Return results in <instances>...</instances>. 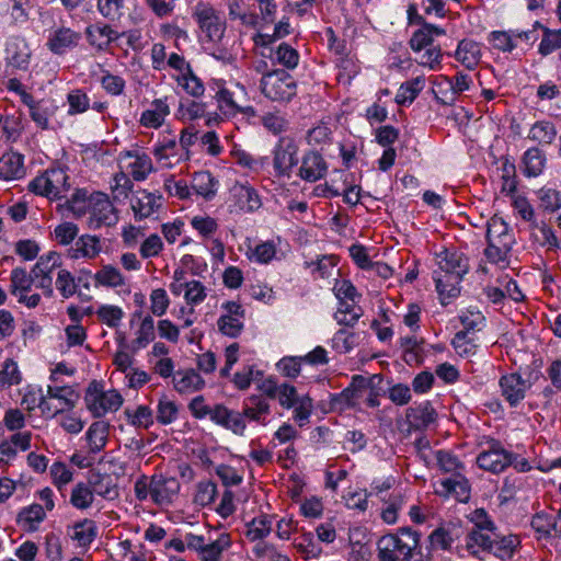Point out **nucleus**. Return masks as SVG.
<instances>
[{
	"label": "nucleus",
	"mask_w": 561,
	"mask_h": 561,
	"mask_svg": "<svg viewBox=\"0 0 561 561\" xmlns=\"http://www.w3.org/2000/svg\"><path fill=\"white\" fill-rule=\"evenodd\" d=\"M173 383L180 393H192L204 388L205 381L194 369L179 370L173 376Z\"/></svg>",
	"instance_id": "nucleus-32"
},
{
	"label": "nucleus",
	"mask_w": 561,
	"mask_h": 561,
	"mask_svg": "<svg viewBox=\"0 0 561 561\" xmlns=\"http://www.w3.org/2000/svg\"><path fill=\"white\" fill-rule=\"evenodd\" d=\"M299 145L290 136L280 137L272 150L273 169L278 178L291 176L293 170L299 162Z\"/></svg>",
	"instance_id": "nucleus-4"
},
{
	"label": "nucleus",
	"mask_w": 561,
	"mask_h": 561,
	"mask_svg": "<svg viewBox=\"0 0 561 561\" xmlns=\"http://www.w3.org/2000/svg\"><path fill=\"white\" fill-rule=\"evenodd\" d=\"M69 176L62 168H51L37 175L28 184V190L49 199L66 197L70 188Z\"/></svg>",
	"instance_id": "nucleus-2"
},
{
	"label": "nucleus",
	"mask_w": 561,
	"mask_h": 561,
	"mask_svg": "<svg viewBox=\"0 0 561 561\" xmlns=\"http://www.w3.org/2000/svg\"><path fill=\"white\" fill-rule=\"evenodd\" d=\"M113 34L114 31L111 26L105 24H94L87 28L88 39L92 45H98L99 47L107 45L113 39Z\"/></svg>",
	"instance_id": "nucleus-61"
},
{
	"label": "nucleus",
	"mask_w": 561,
	"mask_h": 561,
	"mask_svg": "<svg viewBox=\"0 0 561 561\" xmlns=\"http://www.w3.org/2000/svg\"><path fill=\"white\" fill-rule=\"evenodd\" d=\"M492 540H495V531L472 529L466 538V547L472 556L479 557L481 551H490Z\"/></svg>",
	"instance_id": "nucleus-36"
},
{
	"label": "nucleus",
	"mask_w": 561,
	"mask_h": 561,
	"mask_svg": "<svg viewBox=\"0 0 561 561\" xmlns=\"http://www.w3.org/2000/svg\"><path fill=\"white\" fill-rule=\"evenodd\" d=\"M260 89L272 101L287 102L296 95L297 85L288 72L277 69L263 75Z\"/></svg>",
	"instance_id": "nucleus-3"
},
{
	"label": "nucleus",
	"mask_w": 561,
	"mask_h": 561,
	"mask_svg": "<svg viewBox=\"0 0 561 561\" xmlns=\"http://www.w3.org/2000/svg\"><path fill=\"white\" fill-rule=\"evenodd\" d=\"M420 535L411 527H401L397 534L382 536L377 542L379 561H412Z\"/></svg>",
	"instance_id": "nucleus-1"
},
{
	"label": "nucleus",
	"mask_w": 561,
	"mask_h": 561,
	"mask_svg": "<svg viewBox=\"0 0 561 561\" xmlns=\"http://www.w3.org/2000/svg\"><path fill=\"white\" fill-rule=\"evenodd\" d=\"M22 380L18 364L12 358H7L0 370V389H7L19 385Z\"/></svg>",
	"instance_id": "nucleus-55"
},
{
	"label": "nucleus",
	"mask_w": 561,
	"mask_h": 561,
	"mask_svg": "<svg viewBox=\"0 0 561 561\" xmlns=\"http://www.w3.org/2000/svg\"><path fill=\"white\" fill-rule=\"evenodd\" d=\"M7 59L10 65L19 69H25L30 62V50L26 43L20 38H13L7 45Z\"/></svg>",
	"instance_id": "nucleus-37"
},
{
	"label": "nucleus",
	"mask_w": 561,
	"mask_h": 561,
	"mask_svg": "<svg viewBox=\"0 0 561 561\" xmlns=\"http://www.w3.org/2000/svg\"><path fill=\"white\" fill-rule=\"evenodd\" d=\"M181 484L175 477L153 474L152 503L160 507L171 505L180 492Z\"/></svg>",
	"instance_id": "nucleus-11"
},
{
	"label": "nucleus",
	"mask_w": 561,
	"mask_h": 561,
	"mask_svg": "<svg viewBox=\"0 0 561 561\" xmlns=\"http://www.w3.org/2000/svg\"><path fill=\"white\" fill-rule=\"evenodd\" d=\"M234 195L238 198L239 207L243 210L254 211L261 207L259 194L250 186L240 185L234 187Z\"/></svg>",
	"instance_id": "nucleus-51"
},
{
	"label": "nucleus",
	"mask_w": 561,
	"mask_h": 561,
	"mask_svg": "<svg viewBox=\"0 0 561 561\" xmlns=\"http://www.w3.org/2000/svg\"><path fill=\"white\" fill-rule=\"evenodd\" d=\"M88 485L91 491H93V495L98 494L108 500H113L118 495L117 489L110 474L91 471Z\"/></svg>",
	"instance_id": "nucleus-33"
},
{
	"label": "nucleus",
	"mask_w": 561,
	"mask_h": 561,
	"mask_svg": "<svg viewBox=\"0 0 561 561\" xmlns=\"http://www.w3.org/2000/svg\"><path fill=\"white\" fill-rule=\"evenodd\" d=\"M518 545L519 539L517 536H501L495 531V540H492L489 552L501 559L511 558Z\"/></svg>",
	"instance_id": "nucleus-45"
},
{
	"label": "nucleus",
	"mask_w": 561,
	"mask_h": 561,
	"mask_svg": "<svg viewBox=\"0 0 561 561\" xmlns=\"http://www.w3.org/2000/svg\"><path fill=\"white\" fill-rule=\"evenodd\" d=\"M79 39V33H76L68 27H59L50 33L46 45L51 53L62 55L68 49L76 47Z\"/></svg>",
	"instance_id": "nucleus-25"
},
{
	"label": "nucleus",
	"mask_w": 561,
	"mask_h": 561,
	"mask_svg": "<svg viewBox=\"0 0 561 561\" xmlns=\"http://www.w3.org/2000/svg\"><path fill=\"white\" fill-rule=\"evenodd\" d=\"M272 517L261 515L247 524L245 537L251 541L262 540L272 530Z\"/></svg>",
	"instance_id": "nucleus-48"
},
{
	"label": "nucleus",
	"mask_w": 561,
	"mask_h": 561,
	"mask_svg": "<svg viewBox=\"0 0 561 561\" xmlns=\"http://www.w3.org/2000/svg\"><path fill=\"white\" fill-rule=\"evenodd\" d=\"M245 95V89L240 84H236L232 88H219L215 95L218 110L225 116H234L238 110L241 108V103Z\"/></svg>",
	"instance_id": "nucleus-15"
},
{
	"label": "nucleus",
	"mask_w": 561,
	"mask_h": 561,
	"mask_svg": "<svg viewBox=\"0 0 561 561\" xmlns=\"http://www.w3.org/2000/svg\"><path fill=\"white\" fill-rule=\"evenodd\" d=\"M445 31L438 26L426 23L423 21V67H428L432 70H436L440 67V60L443 57L442 49L439 46L432 45V36H442Z\"/></svg>",
	"instance_id": "nucleus-17"
},
{
	"label": "nucleus",
	"mask_w": 561,
	"mask_h": 561,
	"mask_svg": "<svg viewBox=\"0 0 561 561\" xmlns=\"http://www.w3.org/2000/svg\"><path fill=\"white\" fill-rule=\"evenodd\" d=\"M126 156L134 158V161L129 163L134 180L144 181L153 169L150 157L146 153H133L130 151L126 152Z\"/></svg>",
	"instance_id": "nucleus-49"
},
{
	"label": "nucleus",
	"mask_w": 561,
	"mask_h": 561,
	"mask_svg": "<svg viewBox=\"0 0 561 561\" xmlns=\"http://www.w3.org/2000/svg\"><path fill=\"white\" fill-rule=\"evenodd\" d=\"M185 285L184 300L188 306L194 307L201 305L206 299L207 288L201 280L191 279ZM188 312L193 313L194 309L190 308Z\"/></svg>",
	"instance_id": "nucleus-53"
},
{
	"label": "nucleus",
	"mask_w": 561,
	"mask_h": 561,
	"mask_svg": "<svg viewBox=\"0 0 561 561\" xmlns=\"http://www.w3.org/2000/svg\"><path fill=\"white\" fill-rule=\"evenodd\" d=\"M231 539L229 534H220L216 540L206 542L202 551L198 553L203 561H219L222 552L229 549Z\"/></svg>",
	"instance_id": "nucleus-42"
},
{
	"label": "nucleus",
	"mask_w": 561,
	"mask_h": 561,
	"mask_svg": "<svg viewBox=\"0 0 561 561\" xmlns=\"http://www.w3.org/2000/svg\"><path fill=\"white\" fill-rule=\"evenodd\" d=\"M93 491H91L88 483H77L70 494V503L78 510H87L93 503Z\"/></svg>",
	"instance_id": "nucleus-54"
},
{
	"label": "nucleus",
	"mask_w": 561,
	"mask_h": 561,
	"mask_svg": "<svg viewBox=\"0 0 561 561\" xmlns=\"http://www.w3.org/2000/svg\"><path fill=\"white\" fill-rule=\"evenodd\" d=\"M45 516L44 507L39 504H33L19 513L18 523L28 529H35V524L43 522Z\"/></svg>",
	"instance_id": "nucleus-58"
},
{
	"label": "nucleus",
	"mask_w": 561,
	"mask_h": 561,
	"mask_svg": "<svg viewBox=\"0 0 561 561\" xmlns=\"http://www.w3.org/2000/svg\"><path fill=\"white\" fill-rule=\"evenodd\" d=\"M430 251L434 255L435 264L439 267L438 273L465 275L469 271L468 259L462 253L450 251L445 247Z\"/></svg>",
	"instance_id": "nucleus-10"
},
{
	"label": "nucleus",
	"mask_w": 561,
	"mask_h": 561,
	"mask_svg": "<svg viewBox=\"0 0 561 561\" xmlns=\"http://www.w3.org/2000/svg\"><path fill=\"white\" fill-rule=\"evenodd\" d=\"M512 462L513 455L499 444H493L490 449L480 453L477 457L479 468L492 473L504 471Z\"/></svg>",
	"instance_id": "nucleus-12"
},
{
	"label": "nucleus",
	"mask_w": 561,
	"mask_h": 561,
	"mask_svg": "<svg viewBox=\"0 0 561 561\" xmlns=\"http://www.w3.org/2000/svg\"><path fill=\"white\" fill-rule=\"evenodd\" d=\"M107 435L108 427L104 422H93L85 433L89 451L92 454L101 451L105 447Z\"/></svg>",
	"instance_id": "nucleus-40"
},
{
	"label": "nucleus",
	"mask_w": 561,
	"mask_h": 561,
	"mask_svg": "<svg viewBox=\"0 0 561 561\" xmlns=\"http://www.w3.org/2000/svg\"><path fill=\"white\" fill-rule=\"evenodd\" d=\"M71 538L78 542L80 547L90 546L95 539L98 528L91 519H84L73 525Z\"/></svg>",
	"instance_id": "nucleus-47"
},
{
	"label": "nucleus",
	"mask_w": 561,
	"mask_h": 561,
	"mask_svg": "<svg viewBox=\"0 0 561 561\" xmlns=\"http://www.w3.org/2000/svg\"><path fill=\"white\" fill-rule=\"evenodd\" d=\"M217 181L208 171L194 173L191 182L192 190L205 199H211L217 192Z\"/></svg>",
	"instance_id": "nucleus-38"
},
{
	"label": "nucleus",
	"mask_w": 561,
	"mask_h": 561,
	"mask_svg": "<svg viewBox=\"0 0 561 561\" xmlns=\"http://www.w3.org/2000/svg\"><path fill=\"white\" fill-rule=\"evenodd\" d=\"M101 250V241L98 237L83 234L67 250V256L71 260H92L100 254Z\"/></svg>",
	"instance_id": "nucleus-24"
},
{
	"label": "nucleus",
	"mask_w": 561,
	"mask_h": 561,
	"mask_svg": "<svg viewBox=\"0 0 561 561\" xmlns=\"http://www.w3.org/2000/svg\"><path fill=\"white\" fill-rule=\"evenodd\" d=\"M463 275L442 274L434 271V282L442 305L446 306L460 294V282Z\"/></svg>",
	"instance_id": "nucleus-22"
},
{
	"label": "nucleus",
	"mask_w": 561,
	"mask_h": 561,
	"mask_svg": "<svg viewBox=\"0 0 561 561\" xmlns=\"http://www.w3.org/2000/svg\"><path fill=\"white\" fill-rule=\"evenodd\" d=\"M481 57L480 44L469 38L460 41L455 51L456 60L469 70H473L479 65Z\"/></svg>",
	"instance_id": "nucleus-28"
},
{
	"label": "nucleus",
	"mask_w": 561,
	"mask_h": 561,
	"mask_svg": "<svg viewBox=\"0 0 561 561\" xmlns=\"http://www.w3.org/2000/svg\"><path fill=\"white\" fill-rule=\"evenodd\" d=\"M241 413L244 421L249 420L266 426L267 416L271 414V403L262 394H251L243 401Z\"/></svg>",
	"instance_id": "nucleus-19"
},
{
	"label": "nucleus",
	"mask_w": 561,
	"mask_h": 561,
	"mask_svg": "<svg viewBox=\"0 0 561 561\" xmlns=\"http://www.w3.org/2000/svg\"><path fill=\"white\" fill-rule=\"evenodd\" d=\"M24 173V158L22 154L8 152L0 158V176L2 179H20Z\"/></svg>",
	"instance_id": "nucleus-35"
},
{
	"label": "nucleus",
	"mask_w": 561,
	"mask_h": 561,
	"mask_svg": "<svg viewBox=\"0 0 561 561\" xmlns=\"http://www.w3.org/2000/svg\"><path fill=\"white\" fill-rule=\"evenodd\" d=\"M546 153L538 147L527 149L522 158L523 173L527 178L539 176L546 168Z\"/></svg>",
	"instance_id": "nucleus-30"
},
{
	"label": "nucleus",
	"mask_w": 561,
	"mask_h": 561,
	"mask_svg": "<svg viewBox=\"0 0 561 561\" xmlns=\"http://www.w3.org/2000/svg\"><path fill=\"white\" fill-rule=\"evenodd\" d=\"M401 347L403 350L402 358L410 366H417L421 364V346L415 336H402L400 339Z\"/></svg>",
	"instance_id": "nucleus-56"
},
{
	"label": "nucleus",
	"mask_w": 561,
	"mask_h": 561,
	"mask_svg": "<svg viewBox=\"0 0 561 561\" xmlns=\"http://www.w3.org/2000/svg\"><path fill=\"white\" fill-rule=\"evenodd\" d=\"M94 314L100 323L114 330L119 328L125 317V312L119 306L108 304L96 307Z\"/></svg>",
	"instance_id": "nucleus-39"
},
{
	"label": "nucleus",
	"mask_w": 561,
	"mask_h": 561,
	"mask_svg": "<svg viewBox=\"0 0 561 561\" xmlns=\"http://www.w3.org/2000/svg\"><path fill=\"white\" fill-rule=\"evenodd\" d=\"M297 175L307 182H316L328 172V164L323 157L316 150L305 152L301 158Z\"/></svg>",
	"instance_id": "nucleus-14"
},
{
	"label": "nucleus",
	"mask_w": 561,
	"mask_h": 561,
	"mask_svg": "<svg viewBox=\"0 0 561 561\" xmlns=\"http://www.w3.org/2000/svg\"><path fill=\"white\" fill-rule=\"evenodd\" d=\"M133 318H139L140 322L135 331V337L128 346L133 353L147 347L156 337V325L152 316H141V312H135Z\"/></svg>",
	"instance_id": "nucleus-23"
},
{
	"label": "nucleus",
	"mask_w": 561,
	"mask_h": 561,
	"mask_svg": "<svg viewBox=\"0 0 561 561\" xmlns=\"http://www.w3.org/2000/svg\"><path fill=\"white\" fill-rule=\"evenodd\" d=\"M539 205L549 213H554L561 208V192L552 187H541L537 192Z\"/></svg>",
	"instance_id": "nucleus-57"
},
{
	"label": "nucleus",
	"mask_w": 561,
	"mask_h": 561,
	"mask_svg": "<svg viewBox=\"0 0 561 561\" xmlns=\"http://www.w3.org/2000/svg\"><path fill=\"white\" fill-rule=\"evenodd\" d=\"M527 137L540 145H551L557 137V128L552 122L538 121L530 127Z\"/></svg>",
	"instance_id": "nucleus-43"
},
{
	"label": "nucleus",
	"mask_w": 561,
	"mask_h": 561,
	"mask_svg": "<svg viewBox=\"0 0 561 561\" xmlns=\"http://www.w3.org/2000/svg\"><path fill=\"white\" fill-rule=\"evenodd\" d=\"M176 81L181 88L194 98H198L204 94V84L202 80L193 73L192 69L183 72V75H179Z\"/></svg>",
	"instance_id": "nucleus-60"
},
{
	"label": "nucleus",
	"mask_w": 561,
	"mask_h": 561,
	"mask_svg": "<svg viewBox=\"0 0 561 561\" xmlns=\"http://www.w3.org/2000/svg\"><path fill=\"white\" fill-rule=\"evenodd\" d=\"M224 313L217 320V327L221 334L237 337L244 327V308L237 301H227L221 305Z\"/></svg>",
	"instance_id": "nucleus-9"
},
{
	"label": "nucleus",
	"mask_w": 561,
	"mask_h": 561,
	"mask_svg": "<svg viewBox=\"0 0 561 561\" xmlns=\"http://www.w3.org/2000/svg\"><path fill=\"white\" fill-rule=\"evenodd\" d=\"M500 386L503 397L511 405H516L524 399L527 389V383L517 374H510L503 376L500 380Z\"/></svg>",
	"instance_id": "nucleus-27"
},
{
	"label": "nucleus",
	"mask_w": 561,
	"mask_h": 561,
	"mask_svg": "<svg viewBox=\"0 0 561 561\" xmlns=\"http://www.w3.org/2000/svg\"><path fill=\"white\" fill-rule=\"evenodd\" d=\"M170 114L168 98L156 99L150 106L142 112L140 124L147 128H159L163 125L165 117Z\"/></svg>",
	"instance_id": "nucleus-26"
},
{
	"label": "nucleus",
	"mask_w": 561,
	"mask_h": 561,
	"mask_svg": "<svg viewBox=\"0 0 561 561\" xmlns=\"http://www.w3.org/2000/svg\"><path fill=\"white\" fill-rule=\"evenodd\" d=\"M61 265L62 262L60 254L57 252H49L48 254L41 256L31 270L36 287L42 289L47 297H51L54 295L53 273L61 267Z\"/></svg>",
	"instance_id": "nucleus-7"
},
{
	"label": "nucleus",
	"mask_w": 561,
	"mask_h": 561,
	"mask_svg": "<svg viewBox=\"0 0 561 561\" xmlns=\"http://www.w3.org/2000/svg\"><path fill=\"white\" fill-rule=\"evenodd\" d=\"M514 243L515 239L488 240L484 255L490 263L505 267L510 263V253Z\"/></svg>",
	"instance_id": "nucleus-29"
},
{
	"label": "nucleus",
	"mask_w": 561,
	"mask_h": 561,
	"mask_svg": "<svg viewBox=\"0 0 561 561\" xmlns=\"http://www.w3.org/2000/svg\"><path fill=\"white\" fill-rule=\"evenodd\" d=\"M454 539L449 529L438 527L428 536V558L436 551L448 550L451 547Z\"/></svg>",
	"instance_id": "nucleus-50"
},
{
	"label": "nucleus",
	"mask_w": 561,
	"mask_h": 561,
	"mask_svg": "<svg viewBox=\"0 0 561 561\" xmlns=\"http://www.w3.org/2000/svg\"><path fill=\"white\" fill-rule=\"evenodd\" d=\"M192 16L209 41L218 42L221 39L226 24L211 4L198 2L193 9Z\"/></svg>",
	"instance_id": "nucleus-5"
},
{
	"label": "nucleus",
	"mask_w": 561,
	"mask_h": 561,
	"mask_svg": "<svg viewBox=\"0 0 561 561\" xmlns=\"http://www.w3.org/2000/svg\"><path fill=\"white\" fill-rule=\"evenodd\" d=\"M89 226L96 229L111 226L117 221L115 209L108 196L102 192H92L89 209Z\"/></svg>",
	"instance_id": "nucleus-8"
},
{
	"label": "nucleus",
	"mask_w": 561,
	"mask_h": 561,
	"mask_svg": "<svg viewBox=\"0 0 561 561\" xmlns=\"http://www.w3.org/2000/svg\"><path fill=\"white\" fill-rule=\"evenodd\" d=\"M153 156L164 168H172L181 161L187 160L185 152L174 138L163 139L153 148Z\"/></svg>",
	"instance_id": "nucleus-20"
},
{
	"label": "nucleus",
	"mask_w": 561,
	"mask_h": 561,
	"mask_svg": "<svg viewBox=\"0 0 561 561\" xmlns=\"http://www.w3.org/2000/svg\"><path fill=\"white\" fill-rule=\"evenodd\" d=\"M67 102L69 104V115L84 113L90 107V99L81 89L71 90L67 95Z\"/></svg>",
	"instance_id": "nucleus-63"
},
{
	"label": "nucleus",
	"mask_w": 561,
	"mask_h": 561,
	"mask_svg": "<svg viewBox=\"0 0 561 561\" xmlns=\"http://www.w3.org/2000/svg\"><path fill=\"white\" fill-rule=\"evenodd\" d=\"M45 396L48 401L51 399L57 401L55 404L50 402L48 416H55L58 413L72 409L79 400V394L69 386H48Z\"/></svg>",
	"instance_id": "nucleus-18"
},
{
	"label": "nucleus",
	"mask_w": 561,
	"mask_h": 561,
	"mask_svg": "<svg viewBox=\"0 0 561 561\" xmlns=\"http://www.w3.org/2000/svg\"><path fill=\"white\" fill-rule=\"evenodd\" d=\"M59 107L50 100H39L37 106H33L30 116L32 121L41 129H55L53 125V117L58 112Z\"/></svg>",
	"instance_id": "nucleus-31"
},
{
	"label": "nucleus",
	"mask_w": 561,
	"mask_h": 561,
	"mask_svg": "<svg viewBox=\"0 0 561 561\" xmlns=\"http://www.w3.org/2000/svg\"><path fill=\"white\" fill-rule=\"evenodd\" d=\"M131 188L133 182L124 172H118L113 176L111 182V192L114 201H125Z\"/></svg>",
	"instance_id": "nucleus-59"
},
{
	"label": "nucleus",
	"mask_w": 561,
	"mask_h": 561,
	"mask_svg": "<svg viewBox=\"0 0 561 561\" xmlns=\"http://www.w3.org/2000/svg\"><path fill=\"white\" fill-rule=\"evenodd\" d=\"M91 193L87 188H77L66 201L67 208L76 218L89 214Z\"/></svg>",
	"instance_id": "nucleus-44"
},
{
	"label": "nucleus",
	"mask_w": 561,
	"mask_h": 561,
	"mask_svg": "<svg viewBox=\"0 0 561 561\" xmlns=\"http://www.w3.org/2000/svg\"><path fill=\"white\" fill-rule=\"evenodd\" d=\"M33 283L32 271L27 273L23 267H15L10 275V293L15 297L28 293Z\"/></svg>",
	"instance_id": "nucleus-46"
},
{
	"label": "nucleus",
	"mask_w": 561,
	"mask_h": 561,
	"mask_svg": "<svg viewBox=\"0 0 561 561\" xmlns=\"http://www.w3.org/2000/svg\"><path fill=\"white\" fill-rule=\"evenodd\" d=\"M162 195L150 193L146 190L137 191L131 199L130 206L137 220H142L158 214L162 208Z\"/></svg>",
	"instance_id": "nucleus-13"
},
{
	"label": "nucleus",
	"mask_w": 561,
	"mask_h": 561,
	"mask_svg": "<svg viewBox=\"0 0 561 561\" xmlns=\"http://www.w3.org/2000/svg\"><path fill=\"white\" fill-rule=\"evenodd\" d=\"M206 106L204 103L193 100H186L180 103L178 117L182 121H194L205 115Z\"/></svg>",
	"instance_id": "nucleus-64"
},
{
	"label": "nucleus",
	"mask_w": 561,
	"mask_h": 561,
	"mask_svg": "<svg viewBox=\"0 0 561 561\" xmlns=\"http://www.w3.org/2000/svg\"><path fill=\"white\" fill-rule=\"evenodd\" d=\"M85 403L93 416L101 417L108 412L117 411L123 404V397L116 390L103 391L92 382L85 394Z\"/></svg>",
	"instance_id": "nucleus-6"
},
{
	"label": "nucleus",
	"mask_w": 561,
	"mask_h": 561,
	"mask_svg": "<svg viewBox=\"0 0 561 561\" xmlns=\"http://www.w3.org/2000/svg\"><path fill=\"white\" fill-rule=\"evenodd\" d=\"M435 493L443 496H454L457 501L467 503L470 499L469 481L461 474L438 482Z\"/></svg>",
	"instance_id": "nucleus-21"
},
{
	"label": "nucleus",
	"mask_w": 561,
	"mask_h": 561,
	"mask_svg": "<svg viewBox=\"0 0 561 561\" xmlns=\"http://www.w3.org/2000/svg\"><path fill=\"white\" fill-rule=\"evenodd\" d=\"M21 404L27 412H32L36 408H39L42 415L44 416H48V411L50 410V401L47 400L43 389L34 386H27L24 389Z\"/></svg>",
	"instance_id": "nucleus-34"
},
{
	"label": "nucleus",
	"mask_w": 561,
	"mask_h": 561,
	"mask_svg": "<svg viewBox=\"0 0 561 561\" xmlns=\"http://www.w3.org/2000/svg\"><path fill=\"white\" fill-rule=\"evenodd\" d=\"M95 285L117 288L126 285V277L113 265H104L94 274Z\"/></svg>",
	"instance_id": "nucleus-41"
},
{
	"label": "nucleus",
	"mask_w": 561,
	"mask_h": 561,
	"mask_svg": "<svg viewBox=\"0 0 561 561\" xmlns=\"http://www.w3.org/2000/svg\"><path fill=\"white\" fill-rule=\"evenodd\" d=\"M271 58L287 69H295L299 64L298 51L286 43L279 44Z\"/></svg>",
	"instance_id": "nucleus-52"
},
{
	"label": "nucleus",
	"mask_w": 561,
	"mask_h": 561,
	"mask_svg": "<svg viewBox=\"0 0 561 561\" xmlns=\"http://www.w3.org/2000/svg\"><path fill=\"white\" fill-rule=\"evenodd\" d=\"M211 421L238 436H243L247 430V423L243 420L242 413L230 410L224 404H215L213 407Z\"/></svg>",
	"instance_id": "nucleus-16"
},
{
	"label": "nucleus",
	"mask_w": 561,
	"mask_h": 561,
	"mask_svg": "<svg viewBox=\"0 0 561 561\" xmlns=\"http://www.w3.org/2000/svg\"><path fill=\"white\" fill-rule=\"evenodd\" d=\"M404 500L400 493L391 494L389 500L385 502V507L381 510V519L389 525L396 524L398 520V512L402 508Z\"/></svg>",
	"instance_id": "nucleus-62"
}]
</instances>
